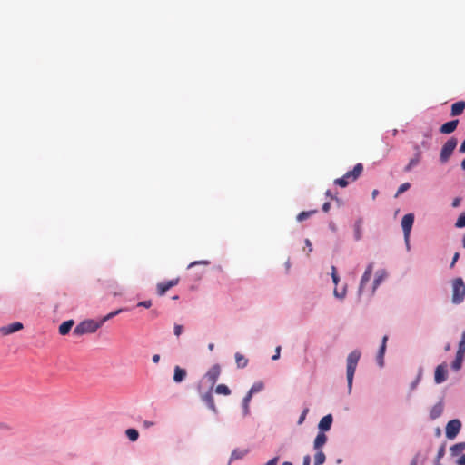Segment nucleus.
I'll list each match as a JSON object with an SVG mask.
<instances>
[{"label":"nucleus","instance_id":"1","mask_svg":"<svg viewBox=\"0 0 465 465\" xmlns=\"http://www.w3.org/2000/svg\"><path fill=\"white\" fill-rule=\"evenodd\" d=\"M361 352L358 349L353 350L347 356L346 379H347V387H348L349 394L351 393L355 371H356L358 362L361 359Z\"/></svg>","mask_w":465,"mask_h":465},{"label":"nucleus","instance_id":"2","mask_svg":"<svg viewBox=\"0 0 465 465\" xmlns=\"http://www.w3.org/2000/svg\"><path fill=\"white\" fill-rule=\"evenodd\" d=\"M363 168L364 167H363L362 163H356L354 165V167L352 168V170L346 172L344 175L335 179L333 182L334 184L341 188L347 187L351 182L356 181L361 176V174L363 172Z\"/></svg>","mask_w":465,"mask_h":465},{"label":"nucleus","instance_id":"3","mask_svg":"<svg viewBox=\"0 0 465 465\" xmlns=\"http://www.w3.org/2000/svg\"><path fill=\"white\" fill-rule=\"evenodd\" d=\"M102 322L94 319H86L79 322L74 329L73 334L74 336H82L88 333H94L101 328Z\"/></svg>","mask_w":465,"mask_h":465},{"label":"nucleus","instance_id":"4","mask_svg":"<svg viewBox=\"0 0 465 465\" xmlns=\"http://www.w3.org/2000/svg\"><path fill=\"white\" fill-rule=\"evenodd\" d=\"M458 145V139L455 136L450 137L442 145L440 152L439 161L440 163H446L451 155L453 154L454 150Z\"/></svg>","mask_w":465,"mask_h":465},{"label":"nucleus","instance_id":"5","mask_svg":"<svg viewBox=\"0 0 465 465\" xmlns=\"http://www.w3.org/2000/svg\"><path fill=\"white\" fill-rule=\"evenodd\" d=\"M465 299V282L461 277H457L452 282L453 304H460Z\"/></svg>","mask_w":465,"mask_h":465},{"label":"nucleus","instance_id":"6","mask_svg":"<svg viewBox=\"0 0 465 465\" xmlns=\"http://www.w3.org/2000/svg\"><path fill=\"white\" fill-rule=\"evenodd\" d=\"M462 423L459 419H452L449 420L445 427V436L448 440H452L460 432Z\"/></svg>","mask_w":465,"mask_h":465},{"label":"nucleus","instance_id":"7","mask_svg":"<svg viewBox=\"0 0 465 465\" xmlns=\"http://www.w3.org/2000/svg\"><path fill=\"white\" fill-rule=\"evenodd\" d=\"M448 378V366L446 362L439 364L434 371V382L436 384L443 383Z\"/></svg>","mask_w":465,"mask_h":465},{"label":"nucleus","instance_id":"8","mask_svg":"<svg viewBox=\"0 0 465 465\" xmlns=\"http://www.w3.org/2000/svg\"><path fill=\"white\" fill-rule=\"evenodd\" d=\"M415 221L413 213H408L401 218V225L403 234H411Z\"/></svg>","mask_w":465,"mask_h":465},{"label":"nucleus","instance_id":"9","mask_svg":"<svg viewBox=\"0 0 465 465\" xmlns=\"http://www.w3.org/2000/svg\"><path fill=\"white\" fill-rule=\"evenodd\" d=\"M220 374H221V366L218 363L213 364L208 370V371L204 374V378H206L211 382L212 389L217 382Z\"/></svg>","mask_w":465,"mask_h":465},{"label":"nucleus","instance_id":"10","mask_svg":"<svg viewBox=\"0 0 465 465\" xmlns=\"http://www.w3.org/2000/svg\"><path fill=\"white\" fill-rule=\"evenodd\" d=\"M333 423V416L329 413L324 415L319 421L317 429L319 432L326 433L331 430Z\"/></svg>","mask_w":465,"mask_h":465},{"label":"nucleus","instance_id":"11","mask_svg":"<svg viewBox=\"0 0 465 465\" xmlns=\"http://www.w3.org/2000/svg\"><path fill=\"white\" fill-rule=\"evenodd\" d=\"M413 148L415 150V153L413 157L411 158L408 164L403 168L405 173H410L412 168L418 165L420 162L422 152L420 151L419 144H415Z\"/></svg>","mask_w":465,"mask_h":465},{"label":"nucleus","instance_id":"12","mask_svg":"<svg viewBox=\"0 0 465 465\" xmlns=\"http://www.w3.org/2000/svg\"><path fill=\"white\" fill-rule=\"evenodd\" d=\"M180 279L175 278L168 281L159 282L157 284V293L159 296L164 295L171 288L178 284Z\"/></svg>","mask_w":465,"mask_h":465},{"label":"nucleus","instance_id":"13","mask_svg":"<svg viewBox=\"0 0 465 465\" xmlns=\"http://www.w3.org/2000/svg\"><path fill=\"white\" fill-rule=\"evenodd\" d=\"M387 341H388V336L384 335L381 339V343L377 351L376 361L380 368L384 367V355H385L386 349H387Z\"/></svg>","mask_w":465,"mask_h":465},{"label":"nucleus","instance_id":"14","mask_svg":"<svg viewBox=\"0 0 465 465\" xmlns=\"http://www.w3.org/2000/svg\"><path fill=\"white\" fill-rule=\"evenodd\" d=\"M459 123V119H452L445 122L440 126L439 132L442 134H450L456 131Z\"/></svg>","mask_w":465,"mask_h":465},{"label":"nucleus","instance_id":"15","mask_svg":"<svg viewBox=\"0 0 465 465\" xmlns=\"http://www.w3.org/2000/svg\"><path fill=\"white\" fill-rule=\"evenodd\" d=\"M202 401L213 411V414L217 415L219 413L218 409L214 403L212 387H210V389L202 396Z\"/></svg>","mask_w":465,"mask_h":465},{"label":"nucleus","instance_id":"16","mask_svg":"<svg viewBox=\"0 0 465 465\" xmlns=\"http://www.w3.org/2000/svg\"><path fill=\"white\" fill-rule=\"evenodd\" d=\"M24 328V325L21 322H14L8 325L0 327V333L2 335H10L15 332L21 331Z\"/></svg>","mask_w":465,"mask_h":465},{"label":"nucleus","instance_id":"17","mask_svg":"<svg viewBox=\"0 0 465 465\" xmlns=\"http://www.w3.org/2000/svg\"><path fill=\"white\" fill-rule=\"evenodd\" d=\"M444 409L443 398H441L430 411V419L434 420L442 415Z\"/></svg>","mask_w":465,"mask_h":465},{"label":"nucleus","instance_id":"18","mask_svg":"<svg viewBox=\"0 0 465 465\" xmlns=\"http://www.w3.org/2000/svg\"><path fill=\"white\" fill-rule=\"evenodd\" d=\"M362 217H359L353 223V239L355 242H359L362 239Z\"/></svg>","mask_w":465,"mask_h":465},{"label":"nucleus","instance_id":"19","mask_svg":"<svg viewBox=\"0 0 465 465\" xmlns=\"http://www.w3.org/2000/svg\"><path fill=\"white\" fill-rule=\"evenodd\" d=\"M464 110H465V101L460 100L451 104L450 114L452 117L460 116L463 114Z\"/></svg>","mask_w":465,"mask_h":465},{"label":"nucleus","instance_id":"20","mask_svg":"<svg viewBox=\"0 0 465 465\" xmlns=\"http://www.w3.org/2000/svg\"><path fill=\"white\" fill-rule=\"evenodd\" d=\"M464 359V353L456 352L454 360L450 362V369L456 372L460 371L463 365Z\"/></svg>","mask_w":465,"mask_h":465},{"label":"nucleus","instance_id":"21","mask_svg":"<svg viewBox=\"0 0 465 465\" xmlns=\"http://www.w3.org/2000/svg\"><path fill=\"white\" fill-rule=\"evenodd\" d=\"M328 441V436L323 432H317L313 440V450H322L323 446Z\"/></svg>","mask_w":465,"mask_h":465},{"label":"nucleus","instance_id":"22","mask_svg":"<svg viewBox=\"0 0 465 465\" xmlns=\"http://www.w3.org/2000/svg\"><path fill=\"white\" fill-rule=\"evenodd\" d=\"M187 376V371L185 369L181 368L180 366H175L173 370V381L175 383L183 382Z\"/></svg>","mask_w":465,"mask_h":465},{"label":"nucleus","instance_id":"23","mask_svg":"<svg viewBox=\"0 0 465 465\" xmlns=\"http://www.w3.org/2000/svg\"><path fill=\"white\" fill-rule=\"evenodd\" d=\"M74 324V320L70 319V320H66V321H64L58 327V332L60 335H67L69 334V332L71 331L73 326Z\"/></svg>","mask_w":465,"mask_h":465},{"label":"nucleus","instance_id":"24","mask_svg":"<svg viewBox=\"0 0 465 465\" xmlns=\"http://www.w3.org/2000/svg\"><path fill=\"white\" fill-rule=\"evenodd\" d=\"M387 276L385 270H379L376 272L374 280L372 282V293L375 292L376 289L380 286V284L383 282L385 277Z\"/></svg>","mask_w":465,"mask_h":465},{"label":"nucleus","instance_id":"25","mask_svg":"<svg viewBox=\"0 0 465 465\" xmlns=\"http://www.w3.org/2000/svg\"><path fill=\"white\" fill-rule=\"evenodd\" d=\"M128 311H129L128 307H123V308L116 309L114 311L110 312L109 313H107L104 317H102L100 319V322H102V325H104L107 321H109V320L113 319L114 317L117 316L121 312H128Z\"/></svg>","mask_w":465,"mask_h":465},{"label":"nucleus","instance_id":"26","mask_svg":"<svg viewBox=\"0 0 465 465\" xmlns=\"http://www.w3.org/2000/svg\"><path fill=\"white\" fill-rule=\"evenodd\" d=\"M463 450H465L464 441L455 443L450 448L451 457H458L459 455L463 454Z\"/></svg>","mask_w":465,"mask_h":465},{"label":"nucleus","instance_id":"27","mask_svg":"<svg viewBox=\"0 0 465 465\" xmlns=\"http://www.w3.org/2000/svg\"><path fill=\"white\" fill-rule=\"evenodd\" d=\"M249 450H240L238 448L234 449L232 453H231V457H230V460H229V463L228 465H230V463L232 461V460H241L242 459L243 457H245L247 454H248Z\"/></svg>","mask_w":465,"mask_h":465},{"label":"nucleus","instance_id":"28","mask_svg":"<svg viewBox=\"0 0 465 465\" xmlns=\"http://www.w3.org/2000/svg\"><path fill=\"white\" fill-rule=\"evenodd\" d=\"M252 396L246 393V395L242 399V416L246 417L250 415V402L252 400Z\"/></svg>","mask_w":465,"mask_h":465},{"label":"nucleus","instance_id":"29","mask_svg":"<svg viewBox=\"0 0 465 465\" xmlns=\"http://www.w3.org/2000/svg\"><path fill=\"white\" fill-rule=\"evenodd\" d=\"M371 277V274L370 272H366L364 271L363 274L361 275L359 288H358V296L359 297L361 295L363 288H364L365 284L370 281Z\"/></svg>","mask_w":465,"mask_h":465},{"label":"nucleus","instance_id":"30","mask_svg":"<svg viewBox=\"0 0 465 465\" xmlns=\"http://www.w3.org/2000/svg\"><path fill=\"white\" fill-rule=\"evenodd\" d=\"M125 436L131 442H135L139 439V431L135 428L125 430Z\"/></svg>","mask_w":465,"mask_h":465},{"label":"nucleus","instance_id":"31","mask_svg":"<svg viewBox=\"0 0 465 465\" xmlns=\"http://www.w3.org/2000/svg\"><path fill=\"white\" fill-rule=\"evenodd\" d=\"M316 451L314 455V463L313 465H322L326 460V456L322 450H314Z\"/></svg>","mask_w":465,"mask_h":465},{"label":"nucleus","instance_id":"32","mask_svg":"<svg viewBox=\"0 0 465 465\" xmlns=\"http://www.w3.org/2000/svg\"><path fill=\"white\" fill-rule=\"evenodd\" d=\"M317 212H318L317 210L302 211L298 213V215L296 216V220H297V222L302 223V222L307 220L312 214L316 213Z\"/></svg>","mask_w":465,"mask_h":465},{"label":"nucleus","instance_id":"33","mask_svg":"<svg viewBox=\"0 0 465 465\" xmlns=\"http://www.w3.org/2000/svg\"><path fill=\"white\" fill-rule=\"evenodd\" d=\"M215 392L220 395L229 396L232 391L226 384L222 383L215 387Z\"/></svg>","mask_w":465,"mask_h":465},{"label":"nucleus","instance_id":"34","mask_svg":"<svg viewBox=\"0 0 465 465\" xmlns=\"http://www.w3.org/2000/svg\"><path fill=\"white\" fill-rule=\"evenodd\" d=\"M264 388V384L262 381H256L252 384V386L250 388V390L247 391V394L252 397L254 393H257L261 391H262Z\"/></svg>","mask_w":465,"mask_h":465},{"label":"nucleus","instance_id":"35","mask_svg":"<svg viewBox=\"0 0 465 465\" xmlns=\"http://www.w3.org/2000/svg\"><path fill=\"white\" fill-rule=\"evenodd\" d=\"M446 453V442H443L438 449L437 455L434 460V464H440V460L445 456Z\"/></svg>","mask_w":465,"mask_h":465},{"label":"nucleus","instance_id":"36","mask_svg":"<svg viewBox=\"0 0 465 465\" xmlns=\"http://www.w3.org/2000/svg\"><path fill=\"white\" fill-rule=\"evenodd\" d=\"M235 361L238 366V368H244L248 364V359H246L242 354L240 352L235 353Z\"/></svg>","mask_w":465,"mask_h":465},{"label":"nucleus","instance_id":"37","mask_svg":"<svg viewBox=\"0 0 465 465\" xmlns=\"http://www.w3.org/2000/svg\"><path fill=\"white\" fill-rule=\"evenodd\" d=\"M422 371H423L422 367H420L417 377L410 384L411 390H415L416 387L418 386V384L420 383L421 377H422Z\"/></svg>","mask_w":465,"mask_h":465},{"label":"nucleus","instance_id":"38","mask_svg":"<svg viewBox=\"0 0 465 465\" xmlns=\"http://www.w3.org/2000/svg\"><path fill=\"white\" fill-rule=\"evenodd\" d=\"M346 293H347V285L346 284L342 287L341 291H338L337 288H334L333 295L337 299H340V300L344 299L346 296Z\"/></svg>","mask_w":465,"mask_h":465},{"label":"nucleus","instance_id":"39","mask_svg":"<svg viewBox=\"0 0 465 465\" xmlns=\"http://www.w3.org/2000/svg\"><path fill=\"white\" fill-rule=\"evenodd\" d=\"M455 227L459 229L465 228V211L462 212L455 222Z\"/></svg>","mask_w":465,"mask_h":465},{"label":"nucleus","instance_id":"40","mask_svg":"<svg viewBox=\"0 0 465 465\" xmlns=\"http://www.w3.org/2000/svg\"><path fill=\"white\" fill-rule=\"evenodd\" d=\"M456 352H460L465 354V331H462L460 340L458 344V350Z\"/></svg>","mask_w":465,"mask_h":465},{"label":"nucleus","instance_id":"41","mask_svg":"<svg viewBox=\"0 0 465 465\" xmlns=\"http://www.w3.org/2000/svg\"><path fill=\"white\" fill-rule=\"evenodd\" d=\"M411 188V183H404L402 184H401L398 189H397V192L395 193V197H398L400 196L401 194H402L403 193H405L406 191H408L409 189Z\"/></svg>","mask_w":465,"mask_h":465},{"label":"nucleus","instance_id":"42","mask_svg":"<svg viewBox=\"0 0 465 465\" xmlns=\"http://www.w3.org/2000/svg\"><path fill=\"white\" fill-rule=\"evenodd\" d=\"M331 276L332 282L335 284V286H337L341 279L338 274L337 268L334 265L331 266Z\"/></svg>","mask_w":465,"mask_h":465},{"label":"nucleus","instance_id":"43","mask_svg":"<svg viewBox=\"0 0 465 465\" xmlns=\"http://www.w3.org/2000/svg\"><path fill=\"white\" fill-rule=\"evenodd\" d=\"M210 261L208 260H199V261H194V262H192L188 266H187V269H191V268H193L197 265H201V264H204V265H208L210 264Z\"/></svg>","mask_w":465,"mask_h":465},{"label":"nucleus","instance_id":"44","mask_svg":"<svg viewBox=\"0 0 465 465\" xmlns=\"http://www.w3.org/2000/svg\"><path fill=\"white\" fill-rule=\"evenodd\" d=\"M308 412H309V408H304L297 420L298 425H302L304 422Z\"/></svg>","mask_w":465,"mask_h":465},{"label":"nucleus","instance_id":"45","mask_svg":"<svg viewBox=\"0 0 465 465\" xmlns=\"http://www.w3.org/2000/svg\"><path fill=\"white\" fill-rule=\"evenodd\" d=\"M184 331V328L183 325L181 324H177L175 323L174 324V327H173V334L177 337H179Z\"/></svg>","mask_w":465,"mask_h":465},{"label":"nucleus","instance_id":"46","mask_svg":"<svg viewBox=\"0 0 465 465\" xmlns=\"http://www.w3.org/2000/svg\"><path fill=\"white\" fill-rule=\"evenodd\" d=\"M137 307H143L145 309H149L152 306V301L151 300H144L142 302H139L136 304Z\"/></svg>","mask_w":465,"mask_h":465},{"label":"nucleus","instance_id":"47","mask_svg":"<svg viewBox=\"0 0 465 465\" xmlns=\"http://www.w3.org/2000/svg\"><path fill=\"white\" fill-rule=\"evenodd\" d=\"M282 346L278 345L275 348L274 354L272 356V361H278L281 357Z\"/></svg>","mask_w":465,"mask_h":465},{"label":"nucleus","instance_id":"48","mask_svg":"<svg viewBox=\"0 0 465 465\" xmlns=\"http://www.w3.org/2000/svg\"><path fill=\"white\" fill-rule=\"evenodd\" d=\"M457 465H465V454H460L458 456V459L455 460Z\"/></svg>","mask_w":465,"mask_h":465},{"label":"nucleus","instance_id":"49","mask_svg":"<svg viewBox=\"0 0 465 465\" xmlns=\"http://www.w3.org/2000/svg\"><path fill=\"white\" fill-rule=\"evenodd\" d=\"M461 201H462L461 197H455V198L452 200L451 206H452L453 208H458V207L460 205Z\"/></svg>","mask_w":465,"mask_h":465},{"label":"nucleus","instance_id":"50","mask_svg":"<svg viewBox=\"0 0 465 465\" xmlns=\"http://www.w3.org/2000/svg\"><path fill=\"white\" fill-rule=\"evenodd\" d=\"M459 259H460V253L459 252H455L453 254L451 262L450 264V268H453L455 266L456 262L459 261Z\"/></svg>","mask_w":465,"mask_h":465},{"label":"nucleus","instance_id":"51","mask_svg":"<svg viewBox=\"0 0 465 465\" xmlns=\"http://www.w3.org/2000/svg\"><path fill=\"white\" fill-rule=\"evenodd\" d=\"M403 236H404V242H405L406 249H407V251H410L411 250V243H410L411 234H403Z\"/></svg>","mask_w":465,"mask_h":465},{"label":"nucleus","instance_id":"52","mask_svg":"<svg viewBox=\"0 0 465 465\" xmlns=\"http://www.w3.org/2000/svg\"><path fill=\"white\" fill-rule=\"evenodd\" d=\"M420 452L416 453L415 456L411 459L410 465H418L420 460Z\"/></svg>","mask_w":465,"mask_h":465},{"label":"nucleus","instance_id":"53","mask_svg":"<svg viewBox=\"0 0 465 465\" xmlns=\"http://www.w3.org/2000/svg\"><path fill=\"white\" fill-rule=\"evenodd\" d=\"M278 461H279V457L275 456V457L272 458L271 460H269L264 465H277Z\"/></svg>","mask_w":465,"mask_h":465},{"label":"nucleus","instance_id":"54","mask_svg":"<svg viewBox=\"0 0 465 465\" xmlns=\"http://www.w3.org/2000/svg\"><path fill=\"white\" fill-rule=\"evenodd\" d=\"M332 200L335 202L338 207H341L344 205V201L339 197H332Z\"/></svg>","mask_w":465,"mask_h":465},{"label":"nucleus","instance_id":"55","mask_svg":"<svg viewBox=\"0 0 465 465\" xmlns=\"http://www.w3.org/2000/svg\"><path fill=\"white\" fill-rule=\"evenodd\" d=\"M331 209V203L330 202H325L322 206V212L324 213H328Z\"/></svg>","mask_w":465,"mask_h":465},{"label":"nucleus","instance_id":"56","mask_svg":"<svg viewBox=\"0 0 465 465\" xmlns=\"http://www.w3.org/2000/svg\"><path fill=\"white\" fill-rule=\"evenodd\" d=\"M203 273H204L203 271L196 270L195 274L193 276L194 280L198 281V280L202 279Z\"/></svg>","mask_w":465,"mask_h":465},{"label":"nucleus","instance_id":"57","mask_svg":"<svg viewBox=\"0 0 465 465\" xmlns=\"http://www.w3.org/2000/svg\"><path fill=\"white\" fill-rule=\"evenodd\" d=\"M304 243H305V246L308 248V252H312V242L309 240V239H305L304 240Z\"/></svg>","mask_w":465,"mask_h":465},{"label":"nucleus","instance_id":"58","mask_svg":"<svg viewBox=\"0 0 465 465\" xmlns=\"http://www.w3.org/2000/svg\"><path fill=\"white\" fill-rule=\"evenodd\" d=\"M459 153L461 154L465 153V137L464 140L461 142L460 147H459Z\"/></svg>","mask_w":465,"mask_h":465},{"label":"nucleus","instance_id":"59","mask_svg":"<svg viewBox=\"0 0 465 465\" xmlns=\"http://www.w3.org/2000/svg\"><path fill=\"white\" fill-rule=\"evenodd\" d=\"M160 315V312L157 310H151L150 316L152 319L157 318Z\"/></svg>","mask_w":465,"mask_h":465},{"label":"nucleus","instance_id":"60","mask_svg":"<svg viewBox=\"0 0 465 465\" xmlns=\"http://www.w3.org/2000/svg\"><path fill=\"white\" fill-rule=\"evenodd\" d=\"M311 464V456L306 455L303 457L302 465H310Z\"/></svg>","mask_w":465,"mask_h":465},{"label":"nucleus","instance_id":"61","mask_svg":"<svg viewBox=\"0 0 465 465\" xmlns=\"http://www.w3.org/2000/svg\"><path fill=\"white\" fill-rule=\"evenodd\" d=\"M291 266H292L291 260H290V258H288V260L284 262V267H285L287 274L289 273Z\"/></svg>","mask_w":465,"mask_h":465},{"label":"nucleus","instance_id":"62","mask_svg":"<svg viewBox=\"0 0 465 465\" xmlns=\"http://www.w3.org/2000/svg\"><path fill=\"white\" fill-rule=\"evenodd\" d=\"M160 355L159 354H153L152 357V361L153 363L157 364L160 361Z\"/></svg>","mask_w":465,"mask_h":465},{"label":"nucleus","instance_id":"63","mask_svg":"<svg viewBox=\"0 0 465 465\" xmlns=\"http://www.w3.org/2000/svg\"><path fill=\"white\" fill-rule=\"evenodd\" d=\"M153 425H154L153 421H151V420H144L143 421V427L146 428V429H148V428H150V427H152Z\"/></svg>","mask_w":465,"mask_h":465},{"label":"nucleus","instance_id":"64","mask_svg":"<svg viewBox=\"0 0 465 465\" xmlns=\"http://www.w3.org/2000/svg\"><path fill=\"white\" fill-rule=\"evenodd\" d=\"M420 147L422 146L424 148H427L429 149L430 146V143L427 141V140H423L420 142V145H419Z\"/></svg>","mask_w":465,"mask_h":465}]
</instances>
